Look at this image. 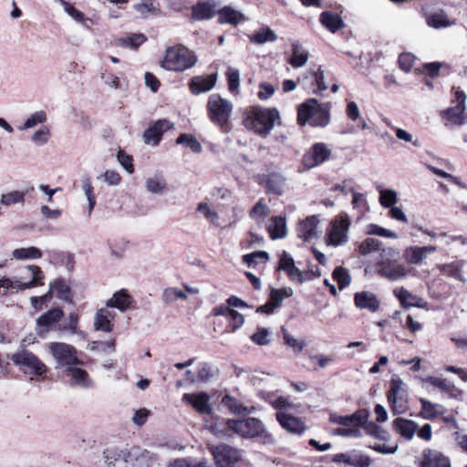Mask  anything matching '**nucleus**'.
Segmentation results:
<instances>
[{
	"label": "nucleus",
	"instance_id": "c03bdc74",
	"mask_svg": "<svg viewBox=\"0 0 467 467\" xmlns=\"http://www.w3.org/2000/svg\"><path fill=\"white\" fill-rule=\"evenodd\" d=\"M214 5L209 2L199 3L192 7V17L196 20H207L215 15Z\"/></svg>",
	"mask_w": 467,
	"mask_h": 467
},
{
	"label": "nucleus",
	"instance_id": "bb28decb",
	"mask_svg": "<svg viewBox=\"0 0 467 467\" xmlns=\"http://www.w3.org/2000/svg\"><path fill=\"white\" fill-rule=\"evenodd\" d=\"M354 303L358 308L367 309L372 313L378 311L380 301L377 296L369 291L358 292L354 296Z\"/></svg>",
	"mask_w": 467,
	"mask_h": 467
},
{
	"label": "nucleus",
	"instance_id": "9d476101",
	"mask_svg": "<svg viewBox=\"0 0 467 467\" xmlns=\"http://www.w3.org/2000/svg\"><path fill=\"white\" fill-rule=\"evenodd\" d=\"M467 96L462 90L455 91V99L453 103L455 106L443 110L441 114L447 124L462 126L467 123L466 111Z\"/></svg>",
	"mask_w": 467,
	"mask_h": 467
},
{
	"label": "nucleus",
	"instance_id": "e2e57ef3",
	"mask_svg": "<svg viewBox=\"0 0 467 467\" xmlns=\"http://www.w3.org/2000/svg\"><path fill=\"white\" fill-rule=\"evenodd\" d=\"M293 295L292 288L273 289L270 294L269 301L277 308L281 306L285 298Z\"/></svg>",
	"mask_w": 467,
	"mask_h": 467
},
{
	"label": "nucleus",
	"instance_id": "7c9ffc66",
	"mask_svg": "<svg viewBox=\"0 0 467 467\" xmlns=\"http://www.w3.org/2000/svg\"><path fill=\"white\" fill-rule=\"evenodd\" d=\"M318 222L317 216L315 215L306 218L298 225V236L305 241L317 238Z\"/></svg>",
	"mask_w": 467,
	"mask_h": 467
},
{
	"label": "nucleus",
	"instance_id": "aec40b11",
	"mask_svg": "<svg viewBox=\"0 0 467 467\" xmlns=\"http://www.w3.org/2000/svg\"><path fill=\"white\" fill-rule=\"evenodd\" d=\"M130 449L111 448L104 451L105 462L109 467H129Z\"/></svg>",
	"mask_w": 467,
	"mask_h": 467
},
{
	"label": "nucleus",
	"instance_id": "338daca9",
	"mask_svg": "<svg viewBox=\"0 0 467 467\" xmlns=\"http://www.w3.org/2000/svg\"><path fill=\"white\" fill-rule=\"evenodd\" d=\"M283 337L285 340V344L288 347L292 348L295 352L299 353L306 347L304 341L298 340L291 336L287 330L283 327H282Z\"/></svg>",
	"mask_w": 467,
	"mask_h": 467
},
{
	"label": "nucleus",
	"instance_id": "ea45409f",
	"mask_svg": "<svg viewBox=\"0 0 467 467\" xmlns=\"http://www.w3.org/2000/svg\"><path fill=\"white\" fill-rule=\"evenodd\" d=\"M57 3L62 7L64 12L75 22L88 26V23L91 21L80 10L77 9L74 5L66 0H57Z\"/></svg>",
	"mask_w": 467,
	"mask_h": 467
},
{
	"label": "nucleus",
	"instance_id": "37998d69",
	"mask_svg": "<svg viewBox=\"0 0 467 467\" xmlns=\"http://www.w3.org/2000/svg\"><path fill=\"white\" fill-rule=\"evenodd\" d=\"M320 22L326 28L333 33L344 26L342 18L338 15L330 12H323L320 15Z\"/></svg>",
	"mask_w": 467,
	"mask_h": 467
},
{
	"label": "nucleus",
	"instance_id": "cd10ccee",
	"mask_svg": "<svg viewBox=\"0 0 467 467\" xmlns=\"http://www.w3.org/2000/svg\"><path fill=\"white\" fill-rule=\"evenodd\" d=\"M332 461L354 467H369L370 465V460L368 456L357 452L337 453L333 456Z\"/></svg>",
	"mask_w": 467,
	"mask_h": 467
},
{
	"label": "nucleus",
	"instance_id": "6e6d98bb",
	"mask_svg": "<svg viewBox=\"0 0 467 467\" xmlns=\"http://www.w3.org/2000/svg\"><path fill=\"white\" fill-rule=\"evenodd\" d=\"M427 24L429 26L434 28H443L452 25V23L448 20L445 13L441 11L429 15L427 16Z\"/></svg>",
	"mask_w": 467,
	"mask_h": 467
},
{
	"label": "nucleus",
	"instance_id": "f704fd0d",
	"mask_svg": "<svg viewBox=\"0 0 467 467\" xmlns=\"http://www.w3.org/2000/svg\"><path fill=\"white\" fill-rule=\"evenodd\" d=\"M153 462L151 453L140 448H131L129 467H150Z\"/></svg>",
	"mask_w": 467,
	"mask_h": 467
},
{
	"label": "nucleus",
	"instance_id": "bf43d9fd",
	"mask_svg": "<svg viewBox=\"0 0 467 467\" xmlns=\"http://www.w3.org/2000/svg\"><path fill=\"white\" fill-rule=\"evenodd\" d=\"M251 340L258 346H266L271 343L272 331L265 327H258L251 336Z\"/></svg>",
	"mask_w": 467,
	"mask_h": 467
},
{
	"label": "nucleus",
	"instance_id": "4be33fe9",
	"mask_svg": "<svg viewBox=\"0 0 467 467\" xmlns=\"http://www.w3.org/2000/svg\"><path fill=\"white\" fill-rule=\"evenodd\" d=\"M64 312L60 307H54L47 312L42 314L36 319L37 332L39 335L47 333L53 329V327L60 321Z\"/></svg>",
	"mask_w": 467,
	"mask_h": 467
},
{
	"label": "nucleus",
	"instance_id": "4468645a",
	"mask_svg": "<svg viewBox=\"0 0 467 467\" xmlns=\"http://www.w3.org/2000/svg\"><path fill=\"white\" fill-rule=\"evenodd\" d=\"M378 273L381 276L395 282L407 277L410 269L398 260L387 259L379 263Z\"/></svg>",
	"mask_w": 467,
	"mask_h": 467
},
{
	"label": "nucleus",
	"instance_id": "412c9836",
	"mask_svg": "<svg viewBox=\"0 0 467 467\" xmlns=\"http://www.w3.org/2000/svg\"><path fill=\"white\" fill-rule=\"evenodd\" d=\"M420 467H451V459L443 452L426 449L422 453Z\"/></svg>",
	"mask_w": 467,
	"mask_h": 467
},
{
	"label": "nucleus",
	"instance_id": "680f3d73",
	"mask_svg": "<svg viewBox=\"0 0 467 467\" xmlns=\"http://www.w3.org/2000/svg\"><path fill=\"white\" fill-rule=\"evenodd\" d=\"M333 278L337 282L340 290L344 289L351 282V276L348 271L342 266L335 268L333 271Z\"/></svg>",
	"mask_w": 467,
	"mask_h": 467
},
{
	"label": "nucleus",
	"instance_id": "49530a36",
	"mask_svg": "<svg viewBox=\"0 0 467 467\" xmlns=\"http://www.w3.org/2000/svg\"><path fill=\"white\" fill-rule=\"evenodd\" d=\"M267 228L272 239H280L286 235V225L283 217L271 218Z\"/></svg>",
	"mask_w": 467,
	"mask_h": 467
},
{
	"label": "nucleus",
	"instance_id": "8fccbe9b",
	"mask_svg": "<svg viewBox=\"0 0 467 467\" xmlns=\"http://www.w3.org/2000/svg\"><path fill=\"white\" fill-rule=\"evenodd\" d=\"M462 266L463 264L462 262H452L450 264L442 265L440 268L442 274L461 282H465L466 279L464 278L462 271Z\"/></svg>",
	"mask_w": 467,
	"mask_h": 467
},
{
	"label": "nucleus",
	"instance_id": "2eb2a0df",
	"mask_svg": "<svg viewBox=\"0 0 467 467\" xmlns=\"http://www.w3.org/2000/svg\"><path fill=\"white\" fill-rule=\"evenodd\" d=\"M205 429L219 439H229L234 435V419H225L219 416L212 417L205 423Z\"/></svg>",
	"mask_w": 467,
	"mask_h": 467
},
{
	"label": "nucleus",
	"instance_id": "0eeeda50",
	"mask_svg": "<svg viewBox=\"0 0 467 467\" xmlns=\"http://www.w3.org/2000/svg\"><path fill=\"white\" fill-rule=\"evenodd\" d=\"M208 117L221 129L226 130L233 111V104L219 94H212L207 103Z\"/></svg>",
	"mask_w": 467,
	"mask_h": 467
},
{
	"label": "nucleus",
	"instance_id": "423d86ee",
	"mask_svg": "<svg viewBox=\"0 0 467 467\" xmlns=\"http://www.w3.org/2000/svg\"><path fill=\"white\" fill-rule=\"evenodd\" d=\"M279 119V111L276 109L254 108L244 123L246 129L266 137Z\"/></svg>",
	"mask_w": 467,
	"mask_h": 467
},
{
	"label": "nucleus",
	"instance_id": "72a5a7b5",
	"mask_svg": "<svg viewBox=\"0 0 467 467\" xmlns=\"http://www.w3.org/2000/svg\"><path fill=\"white\" fill-rule=\"evenodd\" d=\"M393 293L400 300L401 306L405 308L413 306L420 308L424 307L425 302L421 298L409 292L404 287L396 288Z\"/></svg>",
	"mask_w": 467,
	"mask_h": 467
},
{
	"label": "nucleus",
	"instance_id": "58836bf2",
	"mask_svg": "<svg viewBox=\"0 0 467 467\" xmlns=\"http://www.w3.org/2000/svg\"><path fill=\"white\" fill-rule=\"evenodd\" d=\"M218 20L221 24H231L234 26L245 20L244 14L232 8L225 6L218 13Z\"/></svg>",
	"mask_w": 467,
	"mask_h": 467
},
{
	"label": "nucleus",
	"instance_id": "b1692460",
	"mask_svg": "<svg viewBox=\"0 0 467 467\" xmlns=\"http://www.w3.org/2000/svg\"><path fill=\"white\" fill-rule=\"evenodd\" d=\"M437 247L428 246H410L404 250L403 257L410 265H419L428 257L431 253L436 252Z\"/></svg>",
	"mask_w": 467,
	"mask_h": 467
},
{
	"label": "nucleus",
	"instance_id": "6e6552de",
	"mask_svg": "<svg viewBox=\"0 0 467 467\" xmlns=\"http://www.w3.org/2000/svg\"><path fill=\"white\" fill-rule=\"evenodd\" d=\"M388 401L394 414H403L409 409L408 385L398 375L391 377Z\"/></svg>",
	"mask_w": 467,
	"mask_h": 467
},
{
	"label": "nucleus",
	"instance_id": "a211bd4d",
	"mask_svg": "<svg viewBox=\"0 0 467 467\" xmlns=\"http://www.w3.org/2000/svg\"><path fill=\"white\" fill-rule=\"evenodd\" d=\"M182 401L190 404L200 414H212L213 408L211 403V397L203 392L185 393L182 396Z\"/></svg>",
	"mask_w": 467,
	"mask_h": 467
},
{
	"label": "nucleus",
	"instance_id": "7ed1b4c3",
	"mask_svg": "<svg viewBox=\"0 0 467 467\" xmlns=\"http://www.w3.org/2000/svg\"><path fill=\"white\" fill-rule=\"evenodd\" d=\"M197 56L182 46L168 47L160 60V66L169 71L183 72L195 66Z\"/></svg>",
	"mask_w": 467,
	"mask_h": 467
},
{
	"label": "nucleus",
	"instance_id": "09e8293b",
	"mask_svg": "<svg viewBox=\"0 0 467 467\" xmlns=\"http://www.w3.org/2000/svg\"><path fill=\"white\" fill-rule=\"evenodd\" d=\"M51 290L58 299L69 302L71 300V293L69 285L63 279H55L49 283Z\"/></svg>",
	"mask_w": 467,
	"mask_h": 467
},
{
	"label": "nucleus",
	"instance_id": "393cba45",
	"mask_svg": "<svg viewBox=\"0 0 467 467\" xmlns=\"http://www.w3.org/2000/svg\"><path fill=\"white\" fill-rule=\"evenodd\" d=\"M221 402L222 405L228 410L230 414L236 416L249 415L255 410L254 406H247L237 398L229 394L224 395Z\"/></svg>",
	"mask_w": 467,
	"mask_h": 467
},
{
	"label": "nucleus",
	"instance_id": "473e14b6",
	"mask_svg": "<svg viewBox=\"0 0 467 467\" xmlns=\"http://www.w3.org/2000/svg\"><path fill=\"white\" fill-rule=\"evenodd\" d=\"M418 424L411 420L398 418L393 421V428L404 439L410 441L418 431Z\"/></svg>",
	"mask_w": 467,
	"mask_h": 467
},
{
	"label": "nucleus",
	"instance_id": "c9c22d12",
	"mask_svg": "<svg viewBox=\"0 0 467 467\" xmlns=\"http://www.w3.org/2000/svg\"><path fill=\"white\" fill-rule=\"evenodd\" d=\"M421 410L420 415L425 420H433L445 413L446 409L439 403H433L424 398L420 399Z\"/></svg>",
	"mask_w": 467,
	"mask_h": 467
},
{
	"label": "nucleus",
	"instance_id": "ddd939ff",
	"mask_svg": "<svg viewBox=\"0 0 467 467\" xmlns=\"http://www.w3.org/2000/svg\"><path fill=\"white\" fill-rule=\"evenodd\" d=\"M351 219L347 215L337 217L330 223V227L327 229V242L334 246L343 244L348 241V230Z\"/></svg>",
	"mask_w": 467,
	"mask_h": 467
},
{
	"label": "nucleus",
	"instance_id": "69168bd1",
	"mask_svg": "<svg viewBox=\"0 0 467 467\" xmlns=\"http://www.w3.org/2000/svg\"><path fill=\"white\" fill-rule=\"evenodd\" d=\"M424 381L431 384L432 386L441 389L446 393H451L454 389V385L445 379L438 377H428Z\"/></svg>",
	"mask_w": 467,
	"mask_h": 467
},
{
	"label": "nucleus",
	"instance_id": "3c124183",
	"mask_svg": "<svg viewBox=\"0 0 467 467\" xmlns=\"http://www.w3.org/2000/svg\"><path fill=\"white\" fill-rule=\"evenodd\" d=\"M335 190L345 193L350 192L351 204H358L366 202L365 195L355 191L352 180L346 181L342 184L337 185Z\"/></svg>",
	"mask_w": 467,
	"mask_h": 467
},
{
	"label": "nucleus",
	"instance_id": "f3484780",
	"mask_svg": "<svg viewBox=\"0 0 467 467\" xmlns=\"http://www.w3.org/2000/svg\"><path fill=\"white\" fill-rule=\"evenodd\" d=\"M368 413L365 410H359L352 415H339L331 413L329 421L333 424H338L343 428H360L368 420Z\"/></svg>",
	"mask_w": 467,
	"mask_h": 467
},
{
	"label": "nucleus",
	"instance_id": "5fc2aeb1",
	"mask_svg": "<svg viewBox=\"0 0 467 467\" xmlns=\"http://www.w3.org/2000/svg\"><path fill=\"white\" fill-rule=\"evenodd\" d=\"M215 206H197L195 213L197 216L203 217L210 221L212 223L219 225L221 216L218 211L212 209Z\"/></svg>",
	"mask_w": 467,
	"mask_h": 467
},
{
	"label": "nucleus",
	"instance_id": "c756f323",
	"mask_svg": "<svg viewBox=\"0 0 467 467\" xmlns=\"http://www.w3.org/2000/svg\"><path fill=\"white\" fill-rule=\"evenodd\" d=\"M217 80L216 74H211L204 77H194L190 82V90L194 95L211 90Z\"/></svg>",
	"mask_w": 467,
	"mask_h": 467
},
{
	"label": "nucleus",
	"instance_id": "1a4fd4ad",
	"mask_svg": "<svg viewBox=\"0 0 467 467\" xmlns=\"http://www.w3.org/2000/svg\"><path fill=\"white\" fill-rule=\"evenodd\" d=\"M9 358L26 373L42 376L47 372V366L34 353L24 348L13 353Z\"/></svg>",
	"mask_w": 467,
	"mask_h": 467
},
{
	"label": "nucleus",
	"instance_id": "a878e982",
	"mask_svg": "<svg viewBox=\"0 0 467 467\" xmlns=\"http://www.w3.org/2000/svg\"><path fill=\"white\" fill-rule=\"evenodd\" d=\"M278 269L285 271L292 281L298 283L304 282L302 272L295 265L291 254L285 251H284L280 256Z\"/></svg>",
	"mask_w": 467,
	"mask_h": 467
},
{
	"label": "nucleus",
	"instance_id": "20e7f679",
	"mask_svg": "<svg viewBox=\"0 0 467 467\" xmlns=\"http://www.w3.org/2000/svg\"><path fill=\"white\" fill-rule=\"evenodd\" d=\"M234 435L245 440H260L264 444H274L275 440L258 418L234 419Z\"/></svg>",
	"mask_w": 467,
	"mask_h": 467
},
{
	"label": "nucleus",
	"instance_id": "dca6fc26",
	"mask_svg": "<svg viewBox=\"0 0 467 467\" xmlns=\"http://www.w3.org/2000/svg\"><path fill=\"white\" fill-rule=\"evenodd\" d=\"M330 155L331 150L325 143L317 142L305 153L303 163L305 167L311 169L328 160Z\"/></svg>",
	"mask_w": 467,
	"mask_h": 467
},
{
	"label": "nucleus",
	"instance_id": "79ce46f5",
	"mask_svg": "<svg viewBox=\"0 0 467 467\" xmlns=\"http://www.w3.org/2000/svg\"><path fill=\"white\" fill-rule=\"evenodd\" d=\"M145 187L147 192L152 194H162L167 188V183L163 176L154 174L145 180Z\"/></svg>",
	"mask_w": 467,
	"mask_h": 467
},
{
	"label": "nucleus",
	"instance_id": "2f4dec72",
	"mask_svg": "<svg viewBox=\"0 0 467 467\" xmlns=\"http://www.w3.org/2000/svg\"><path fill=\"white\" fill-rule=\"evenodd\" d=\"M302 81L309 82L311 84L312 92L317 95H320L327 89V86L324 80V72L321 68L317 70H308Z\"/></svg>",
	"mask_w": 467,
	"mask_h": 467
},
{
	"label": "nucleus",
	"instance_id": "e433bc0d",
	"mask_svg": "<svg viewBox=\"0 0 467 467\" xmlns=\"http://www.w3.org/2000/svg\"><path fill=\"white\" fill-rule=\"evenodd\" d=\"M131 296L126 290L121 289L116 292L113 296L106 302L107 307H115L121 312L126 311L131 305Z\"/></svg>",
	"mask_w": 467,
	"mask_h": 467
},
{
	"label": "nucleus",
	"instance_id": "13d9d810",
	"mask_svg": "<svg viewBox=\"0 0 467 467\" xmlns=\"http://www.w3.org/2000/svg\"><path fill=\"white\" fill-rule=\"evenodd\" d=\"M269 259V254L265 251H256L243 256V262L249 267L261 263H265Z\"/></svg>",
	"mask_w": 467,
	"mask_h": 467
},
{
	"label": "nucleus",
	"instance_id": "4c0bfd02",
	"mask_svg": "<svg viewBox=\"0 0 467 467\" xmlns=\"http://www.w3.org/2000/svg\"><path fill=\"white\" fill-rule=\"evenodd\" d=\"M262 183L267 192L280 195L284 191L285 180L281 175L274 173L264 176Z\"/></svg>",
	"mask_w": 467,
	"mask_h": 467
},
{
	"label": "nucleus",
	"instance_id": "de8ad7c7",
	"mask_svg": "<svg viewBox=\"0 0 467 467\" xmlns=\"http://www.w3.org/2000/svg\"><path fill=\"white\" fill-rule=\"evenodd\" d=\"M12 257L16 260H34L42 257L40 249L35 246L22 247L12 252Z\"/></svg>",
	"mask_w": 467,
	"mask_h": 467
},
{
	"label": "nucleus",
	"instance_id": "f8f14e48",
	"mask_svg": "<svg viewBox=\"0 0 467 467\" xmlns=\"http://www.w3.org/2000/svg\"><path fill=\"white\" fill-rule=\"evenodd\" d=\"M49 350L57 362V368H68L72 365H81L78 358L76 349L66 343H51Z\"/></svg>",
	"mask_w": 467,
	"mask_h": 467
},
{
	"label": "nucleus",
	"instance_id": "5701e85b",
	"mask_svg": "<svg viewBox=\"0 0 467 467\" xmlns=\"http://www.w3.org/2000/svg\"><path fill=\"white\" fill-rule=\"evenodd\" d=\"M65 373L69 379V383L82 389H88L92 386V379L88 373L83 369L80 365H72L65 368Z\"/></svg>",
	"mask_w": 467,
	"mask_h": 467
},
{
	"label": "nucleus",
	"instance_id": "052dcab7",
	"mask_svg": "<svg viewBox=\"0 0 467 467\" xmlns=\"http://www.w3.org/2000/svg\"><path fill=\"white\" fill-rule=\"evenodd\" d=\"M50 137V129L47 126H41L32 134L30 140L35 145L43 146L49 141Z\"/></svg>",
	"mask_w": 467,
	"mask_h": 467
},
{
	"label": "nucleus",
	"instance_id": "603ef678",
	"mask_svg": "<svg viewBox=\"0 0 467 467\" xmlns=\"http://www.w3.org/2000/svg\"><path fill=\"white\" fill-rule=\"evenodd\" d=\"M277 38L276 35L269 27H265L249 36L252 43L263 45L266 42L275 41Z\"/></svg>",
	"mask_w": 467,
	"mask_h": 467
},
{
	"label": "nucleus",
	"instance_id": "864d4df0",
	"mask_svg": "<svg viewBox=\"0 0 467 467\" xmlns=\"http://www.w3.org/2000/svg\"><path fill=\"white\" fill-rule=\"evenodd\" d=\"M176 143L177 144H182V145H184L187 148H190L195 153H200L202 150V144L192 134H187V133L181 134L177 138Z\"/></svg>",
	"mask_w": 467,
	"mask_h": 467
},
{
	"label": "nucleus",
	"instance_id": "39448f33",
	"mask_svg": "<svg viewBox=\"0 0 467 467\" xmlns=\"http://www.w3.org/2000/svg\"><path fill=\"white\" fill-rule=\"evenodd\" d=\"M297 121L301 126L326 127L330 122L329 107L315 99H309L298 107Z\"/></svg>",
	"mask_w": 467,
	"mask_h": 467
},
{
	"label": "nucleus",
	"instance_id": "f03ea898",
	"mask_svg": "<svg viewBox=\"0 0 467 467\" xmlns=\"http://www.w3.org/2000/svg\"><path fill=\"white\" fill-rule=\"evenodd\" d=\"M265 400L275 410H278L275 418L283 429L296 435H301L305 432L306 427L303 420L288 413L289 410L296 408L295 404L284 397H275L271 394H267Z\"/></svg>",
	"mask_w": 467,
	"mask_h": 467
},
{
	"label": "nucleus",
	"instance_id": "9b49d317",
	"mask_svg": "<svg viewBox=\"0 0 467 467\" xmlns=\"http://www.w3.org/2000/svg\"><path fill=\"white\" fill-rule=\"evenodd\" d=\"M210 451L217 467H236L242 460L241 450L226 443L213 445Z\"/></svg>",
	"mask_w": 467,
	"mask_h": 467
},
{
	"label": "nucleus",
	"instance_id": "a19ab883",
	"mask_svg": "<svg viewBox=\"0 0 467 467\" xmlns=\"http://www.w3.org/2000/svg\"><path fill=\"white\" fill-rule=\"evenodd\" d=\"M308 60V53L304 49L298 41L292 43V56L289 64L293 67H301L306 64Z\"/></svg>",
	"mask_w": 467,
	"mask_h": 467
},
{
	"label": "nucleus",
	"instance_id": "6ab92c4d",
	"mask_svg": "<svg viewBox=\"0 0 467 467\" xmlns=\"http://www.w3.org/2000/svg\"><path fill=\"white\" fill-rule=\"evenodd\" d=\"M173 123L168 119H158L152 123L143 133V140L146 144L156 146L161 139L164 131L172 129Z\"/></svg>",
	"mask_w": 467,
	"mask_h": 467
},
{
	"label": "nucleus",
	"instance_id": "a18cd8bd",
	"mask_svg": "<svg viewBox=\"0 0 467 467\" xmlns=\"http://www.w3.org/2000/svg\"><path fill=\"white\" fill-rule=\"evenodd\" d=\"M47 119V113L44 110H37L31 113L21 124L17 127L18 130L24 131L33 129L37 125L44 124Z\"/></svg>",
	"mask_w": 467,
	"mask_h": 467
},
{
	"label": "nucleus",
	"instance_id": "c85d7f7f",
	"mask_svg": "<svg viewBox=\"0 0 467 467\" xmlns=\"http://www.w3.org/2000/svg\"><path fill=\"white\" fill-rule=\"evenodd\" d=\"M114 311L110 310L109 307H104L99 309L94 317V328L97 331L103 332H111L113 329V325L111 321L115 317Z\"/></svg>",
	"mask_w": 467,
	"mask_h": 467
},
{
	"label": "nucleus",
	"instance_id": "4d7b16f0",
	"mask_svg": "<svg viewBox=\"0 0 467 467\" xmlns=\"http://www.w3.org/2000/svg\"><path fill=\"white\" fill-rule=\"evenodd\" d=\"M162 300L166 304H172L178 299H184L186 300L188 298L185 292L182 290H180L176 287H167L163 290L161 295Z\"/></svg>",
	"mask_w": 467,
	"mask_h": 467
},
{
	"label": "nucleus",
	"instance_id": "774afa93",
	"mask_svg": "<svg viewBox=\"0 0 467 467\" xmlns=\"http://www.w3.org/2000/svg\"><path fill=\"white\" fill-rule=\"evenodd\" d=\"M379 241L375 238H367L358 246V251L362 255H367L371 252H374L379 247Z\"/></svg>",
	"mask_w": 467,
	"mask_h": 467
},
{
	"label": "nucleus",
	"instance_id": "f257e3e1",
	"mask_svg": "<svg viewBox=\"0 0 467 467\" xmlns=\"http://www.w3.org/2000/svg\"><path fill=\"white\" fill-rule=\"evenodd\" d=\"M45 275L41 268L36 265L26 266L19 275L13 278H0V293L17 292L44 285Z\"/></svg>",
	"mask_w": 467,
	"mask_h": 467
},
{
	"label": "nucleus",
	"instance_id": "0e129e2a",
	"mask_svg": "<svg viewBox=\"0 0 467 467\" xmlns=\"http://www.w3.org/2000/svg\"><path fill=\"white\" fill-rule=\"evenodd\" d=\"M228 88L232 93L238 91L240 86V71L234 67H229L226 71Z\"/></svg>",
	"mask_w": 467,
	"mask_h": 467
}]
</instances>
